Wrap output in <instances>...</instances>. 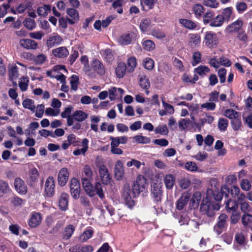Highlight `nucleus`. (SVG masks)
<instances>
[{"mask_svg": "<svg viewBox=\"0 0 252 252\" xmlns=\"http://www.w3.org/2000/svg\"><path fill=\"white\" fill-rule=\"evenodd\" d=\"M210 71V69L206 66L200 65L194 69V72L200 76H203Z\"/></svg>", "mask_w": 252, "mask_h": 252, "instance_id": "79ce46f5", "label": "nucleus"}, {"mask_svg": "<svg viewBox=\"0 0 252 252\" xmlns=\"http://www.w3.org/2000/svg\"><path fill=\"white\" fill-rule=\"evenodd\" d=\"M94 190H95V194H97L101 199L104 197L102 185L99 182L95 183Z\"/></svg>", "mask_w": 252, "mask_h": 252, "instance_id": "052dcab7", "label": "nucleus"}, {"mask_svg": "<svg viewBox=\"0 0 252 252\" xmlns=\"http://www.w3.org/2000/svg\"><path fill=\"white\" fill-rule=\"evenodd\" d=\"M143 65L146 69L152 70L154 66V62L152 59L147 58L143 61Z\"/></svg>", "mask_w": 252, "mask_h": 252, "instance_id": "338daca9", "label": "nucleus"}, {"mask_svg": "<svg viewBox=\"0 0 252 252\" xmlns=\"http://www.w3.org/2000/svg\"><path fill=\"white\" fill-rule=\"evenodd\" d=\"M83 172L84 174L85 177L84 178H86L89 179H92L93 173L91 167L88 165H85L83 168Z\"/></svg>", "mask_w": 252, "mask_h": 252, "instance_id": "0e129e2a", "label": "nucleus"}, {"mask_svg": "<svg viewBox=\"0 0 252 252\" xmlns=\"http://www.w3.org/2000/svg\"><path fill=\"white\" fill-rule=\"evenodd\" d=\"M93 72L100 76H103L105 73V69L103 63L98 59H94L91 63Z\"/></svg>", "mask_w": 252, "mask_h": 252, "instance_id": "9b49d317", "label": "nucleus"}, {"mask_svg": "<svg viewBox=\"0 0 252 252\" xmlns=\"http://www.w3.org/2000/svg\"><path fill=\"white\" fill-rule=\"evenodd\" d=\"M180 23L185 28L190 30H195L197 28V24L190 20L187 19H180Z\"/></svg>", "mask_w": 252, "mask_h": 252, "instance_id": "bb28decb", "label": "nucleus"}, {"mask_svg": "<svg viewBox=\"0 0 252 252\" xmlns=\"http://www.w3.org/2000/svg\"><path fill=\"white\" fill-rule=\"evenodd\" d=\"M151 192L154 201L158 204L161 201L162 196V185L161 184L154 183L151 187Z\"/></svg>", "mask_w": 252, "mask_h": 252, "instance_id": "423d86ee", "label": "nucleus"}, {"mask_svg": "<svg viewBox=\"0 0 252 252\" xmlns=\"http://www.w3.org/2000/svg\"><path fill=\"white\" fill-rule=\"evenodd\" d=\"M75 230V227L72 224L67 225L65 228L63 234V238L64 239L67 240L69 239L72 235Z\"/></svg>", "mask_w": 252, "mask_h": 252, "instance_id": "f704fd0d", "label": "nucleus"}, {"mask_svg": "<svg viewBox=\"0 0 252 252\" xmlns=\"http://www.w3.org/2000/svg\"><path fill=\"white\" fill-rule=\"evenodd\" d=\"M228 126V121L226 119L221 118L219 119L218 128L221 131H225Z\"/></svg>", "mask_w": 252, "mask_h": 252, "instance_id": "603ef678", "label": "nucleus"}, {"mask_svg": "<svg viewBox=\"0 0 252 252\" xmlns=\"http://www.w3.org/2000/svg\"><path fill=\"white\" fill-rule=\"evenodd\" d=\"M66 13L70 17V18L67 19V21L70 24L73 25L79 21V13L78 11L75 9L71 8H67Z\"/></svg>", "mask_w": 252, "mask_h": 252, "instance_id": "f3484780", "label": "nucleus"}, {"mask_svg": "<svg viewBox=\"0 0 252 252\" xmlns=\"http://www.w3.org/2000/svg\"><path fill=\"white\" fill-rule=\"evenodd\" d=\"M189 43L191 46H198L201 42V37L198 33L189 34Z\"/></svg>", "mask_w": 252, "mask_h": 252, "instance_id": "2f4dec72", "label": "nucleus"}, {"mask_svg": "<svg viewBox=\"0 0 252 252\" xmlns=\"http://www.w3.org/2000/svg\"><path fill=\"white\" fill-rule=\"evenodd\" d=\"M126 70V65L125 63H118L116 68V73L117 76L119 78H122L125 74Z\"/></svg>", "mask_w": 252, "mask_h": 252, "instance_id": "72a5a7b5", "label": "nucleus"}, {"mask_svg": "<svg viewBox=\"0 0 252 252\" xmlns=\"http://www.w3.org/2000/svg\"><path fill=\"white\" fill-rule=\"evenodd\" d=\"M224 22L223 18L221 14H219L214 18H213L211 22L210 23V26L212 27H220L223 25Z\"/></svg>", "mask_w": 252, "mask_h": 252, "instance_id": "473e14b6", "label": "nucleus"}, {"mask_svg": "<svg viewBox=\"0 0 252 252\" xmlns=\"http://www.w3.org/2000/svg\"><path fill=\"white\" fill-rule=\"evenodd\" d=\"M93 231L91 229H87L85 230L80 235L79 239L81 242H85L92 237L93 234Z\"/></svg>", "mask_w": 252, "mask_h": 252, "instance_id": "37998d69", "label": "nucleus"}, {"mask_svg": "<svg viewBox=\"0 0 252 252\" xmlns=\"http://www.w3.org/2000/svg\"><path fill=\"white\" fill-rule=\"evenodd\" d=\"M232 128L235 131L239 130L242 126V122L240 117L238 116L231 121Z\"/></svg>", "mask_w": 252, "mask_h": 252, "instance_id": "49530a36", "label": "nucleus"}, {"mask_svg": "<svg viewBox=\"0 0 252 252\" xmlns=\"http://www.w3.org/2000/svg\"><path fill=\"white\" fill-rule=\"evenodd\" d=\"M139 84L144 90H148L151 86L149 78L145 74L139 75Z\"/></svg>", "mask_w": 252, "mask_h": 252, "instance_id": "393cba45", "label": "nucleus"}, {"mask_svg": "<svg viewBox=\"0 0 252 252\" xmlns=\"http://www.w3.org/2000/svg\"><path fill=\"white\" fill-rule=\"evenodd\" d=\"M14 185L15 190L18 193L25 194L27 192V185L21 178L19 177L15 178Z\"/></svg>", "mask_w": 252, "mask_h": 252, "instance_id": "ddd939ff", "label": "nucleus"}, {"mask_svg": "<svg viewBox=\"0 0 252 252\" xmlns=\"http://www.w3.org/2000/svg\"><path fill=\"white\" fill-rule=\"evenodd\" d=\"M136 36V33L133 32H127L122 34L118 39V42L122 45L129 44Z\"/></svg>", "mask_w": 252, "mask_h": 252, "instance_id": "f8f14e48", "label": "nucleus"}, {"mask_svg": "<svg viewBox=\"0 0 252 252\" xmlns=\"http://www.w3.org/2000/svg\"><path fill=\"white\" fill-rule=\"evenodd\" d=\"M20 45L28 50H35L37 48V44L33 40L30 39H22L19 41Z\"/></svg>", "mask_w": 252, "mask_h": 252, "instance_id": "6ab92c4d", "label": "nucleus"}, {"mask_svg": "<svg viewBox=\"0 0 252 252\" xmlns=\"http://www.w3.org/2000/svg\"><path fill=\"white\" fill-rule=\"evenodd\" d=\"M147 186L146 179L143 176L139 175L132 186L133 194L138 196L147 189Z\"/></svg>", "mask_w": 252, "mask_h": 252, "instance_id": "f03ea898", "label": "nucleus"}, {"mask_svg": "<svg viewBox=\"0 0 252 252\" xmlns=\"http://www.w3.org/2000/svg\"><path fill=\"white\" fill-rule=\"evenodd\" d=\"M79 84V78L77 76L73 75L71 77L70 85L71 88L73 91H76L78 89Z\"/></svg>", "mask_w": 252, "mask_h": 252, "instance_id": "69168bd1", "label": "nucleus"}, {"mask_svg": "<svg viewBox=\"0 0 252 252\" xmlns=\"http://www.w3.org/2000/svg\"><path fill=\"white\" fill-rule=\"evenodd\" d=\"M10 190L8 183L3 180H0V197L7 193Z\"/></svg>", "mask_w": 252, "mask_h": 252, "instance_id": "58836bf2", "label": "nucleus"}, {"mask_svg": "<svg viewBox=\"0 0 252 252\" xmlns=\"http://www.w3.org/2000/svg\"><path fill=\"white\" fill-rule=\"evenodd\" d=\"M30 57H31V59L37 64H43L47 59V57L42 54L37 56L31 54Z\"/></svg>", "mask_w": 252, "mask_h": 252, "instance_id": "ea45409f", "label": "nucleus"}, {"mask_svg": "<svg viewBox=\"0 0 252 252\" xmlns=\"http://www.w3.org/2000/svg\"><path fill=\"white\" fill-rule=\"evenodd\" d=\"M70 189L72 197L75 199H78L80 192V184L77 179L73 178L71 179Z\"/></svg>", "mask_w": 252, "mask_h": 252, "instance_id": "0eeeda50", "label": "nucleus"}, {"mask_svg": "<svg viewBox=\"0 0 252 252\" xmlns=\"http://www.w3.org/2000/svg\"><path fill=\"white\" fill-rule=\"evenodd\" d=\"M137 196L133 194V190H131L130 187L128 184L124 185L122 190V198L128 207H131L134 205L135 203L132 198Z\"/></svg>", "mask_w": 252, "mask_h": 252, "instance_id": "39448f33", "label": "nucleus"}, {"mask_svg": "<svg viewBox=\"0 0 252 252\" xmlns=\"http://www.w3.org/2000/svg\"><path fill=\"white\" fill-rule=\"evenodd\" d=\"M192 11L194 14L195 17L199 19L202 18L203 14L205 11V8L201 4L196 3L193 5L192 7Z\"/></svg>", "mask_w": 252, "mask_h": 252, "instance_id": "b1692460", "label": "nucleus"}, {"mask_svg": "<svg viewBox=\"0 0 252 252\" xmlns=\"http://www.w3.org/2000/svg\"><path fill=\"white\" fill-rule=\"evenodd\" d=\"M233 8L231 7H228L223 9L222 11L221 16L223 18V20L229 22L230 20L232 14Z\"/></svg>", "mask_w": 252, "mask_h": 252, "instance_id": "a19ab883", "label": "nucleus"}, {"mask_svg": "<svg viewBox=\"0 0 252 252\" xmlns=\"http://www.w3.org/2000/svg\"><path fill=\"white\" fill-rule=\"evenodd\" d=\"M51 8L49 5L44 4L37 9V13L40 16L46 17L51 12Z\"/></svg>", "mask_w": 252, "mask_h": 252, "instance_id": "7c9ffc66", "label": "nucleus"}, {"mask_svg": "<svg viewBox=\"0 0 252 252\" xmlns=\"http://www.w3.org/2000/svg\"><path fill=\"white\" fill-rule=\"evenodd\" d=\"M214 16V12L211 10L207 11L202 15L203 22L205 25H207L211 22Z\"/></svg>", "mask_w": 252, "mask_h": 252, "instance_id": "09e8293b", "label": "nucleus"}, {"mask_svg": "<svg viewBox=\"0 0 252 252\" xmlns=\"http://www.w3.org/2000/svg\"><path fill=\"white\" fill-rule=\"evenodd\" d=\"M164 182L167 189H171L175 184V178L172 174H167L164 176Z\"/></svg>", "mask_w": 252, "mask_h": 252, "instance_id": "c756f323", "label": "nucleus"}, {"mask_svg": "<svg viewBox=\"0 0 252 252\" xmlns=\"http://www.w3.org/2000/svg\"><path fill=\"white\" fill-rule=\"evenodd\" d=\"M25 27L29 30H33L36 27L35 21L30 18H26L23 21Z\"/></svg>", "mask_w": 252, "mask_h": 252, "instance_id": "8fccbe9b", "label": "nucleus"}, {"mask_svg": "<svg viewBox=\"0 0 252 252\" xmlns=\"http://www.w3.org/2000/svg\"><path fill=\"white\" fill-rule=\"evenodd\" d=\"M223 115L232 120L239 116V113L232 109H228L224 112Z\"/></svg>", "mask_w": 252, "mask_h": 252, "instance_id": "de8ad7c7", "label": "nucleus"}, {"mask_svg": "<svg viewBox=\"0 0 252 252\" xmlns=\"http://www.w3.org/2000/svg\"><path fill=\"white\" fill-rule=\"evenodd\" d=\"M41 220L42 217L39 213L33 212L29 221V225L31 227H35L40 224Z\"/></svg>", "mask_w": 252, "mask_h": 252, "instance_id": "aec40b11", "label": "nucleus"}, {"mask_svg": "<svg viewBox=\"0 0 252 252\" xmlns=\"http://www.w3.org/2000/svg\"><path fill=\"white\" fill-rule=\"evenodd\" d=\"M68 195L64 192L61 194L59 200V208L63 211L66 210L68 207Z\"/></svg>", "mask_w": 252, "mask_h": 252, "instance_id": "a878e982", "label": "nucleus"}, {"mask_svg": "<svg viewBox=\"0 0 252 252\" xmlns=\"http://www.w3.org/2000/svg\"><path fill=\"white\" fill-rule=\"evenodd\" d=\"M228 217L225 214H221L219 216L217 222L213 227V230L217 235H220L226 230L228 224Z\"/></svg>", "mask_w": 252, "mask_h": 252, "instance_id": "20e7f679", "label": "nucleus"}, {"mask_svg": "<svg viewBox=\"0 0 252 252\" xmlns=\"http://www.w3.org/2000/svg\"><path fill=\"white\" fill-rule=\"evenodd\" d=\"M29 82V79L27 76L22 77L19 81V87L20 90L25 92L27 90Z\"/></svg>", "mask_w": 252, "mask_h": 252, "instance_id": "c9c22d12", "label": "nucleus"}, {"mask_svg": "<svg viewBox=\"0 0 252 252\" xmlns=\"http://www.w3.org/2000/svg\"><path fill=\"white\" fill-rule=\"evenodd\" d=\"M92 179L86 178H82V186L86 193L90 196L92 197L95 195V190L91 182Z\"/></svg>", "mask_w": 252, "mask_h": 252, "instance_id": "2eb2a0df", "label": "nucleus"}, {"mask_svg": "<svg viewBox=\"0 0 252 252\" xmlns=\"http://www.w3.org/2000/svg\"><path fill=\"white\" fill-rule=\"evenodd\" d=\"M52 54L56 57L63 58L69 55V51L65 47H60L53 49Z\"/></svg>", "mask_w": 252, "mask_h": 252, "instance_id": "4be33fe9", "label": "nucleus"}, {"mask_svg": "<svg viewBox=\"0 0 252 252\" xmlns=\"http://www.w3.org/2000/svg\"><path fill=\"white\" fill-rule=\"evenodd\" d=\"M114 173L117 180H123L125 175V169L124 164L121 160H118L115 162Z\"/></svg>", "mask_w": 252, "mask_h": 252, "instance_id": "9d476101", "label": "nucleus"}, {"mask_svg": "<svg viewBox=\"0 0 252 252\" xmlns=\"http://www.w3.org/2000/svg\"><path fill=\"white\" fill-rule=\"evenodd\" d=\"M189 221L190 219L188 216V215L186 214H183L180 216L178 222L180 225H188L189 224Z\"/></svg>", "mask_w": 252, "mask_h": 252, "instance_id": "774afa93", "label": "nucleus"}, {"mask_svg": "<svg viewBox=\"0 0 252 252\" xmlns=\"http://www.w3.org/2000/svg\"><path fill=\"white\" fill-rule=\"evenodd\" d=\"M99 177L102 183L108 185L111 181V176L107 167L104 164H101L98 167Z\"/></svg>", "mask_w": 252, "mask_h": 252, "instance_id": "1a4fd4ad", "label": "nucleus"}, {"mask_svg": "<svg viewBox=\"0 0 252 252\" xmlns=\"http://www.w3.org/2000/svg\"><path fill=\"white\" fill-rule=\"evenodd\" d=\"M243 23V21L241 19H238L228 25L226 27V30L229 33L238 32L241 29Z\"/></svg>", "mask_w": 252, "mask_h": 252, "instance_id": "dca6fc26", "label": "nucleus"}, {"mask_svg": "<svg viewBox=\"0 0 252 252\" xmlns=\"http://www.w3.org/2000/svg\"><path fill=\"white\" fill-rule=\"evenodd\" d=\"M55 180L52 176L48 177L45 183L44 192L47 197L52 196L55 193Z\"/></svg>", "mask_w": 252, "mask_h": 252, "instance_id": "6e6552de", "label": "nucleus"}, {"mask_svg": "<svg viewBox=\"0 0 252 252\" xmlns=\"http://www.w3.org/2000/svg\"><path fill=\"white\" fill-rule=\"evenodd\" d=\"M134 142L139 144H149L151 142V139L149 137L143 135H136L133 137Z\"/></svg>", "mask_w": 252, "mask_h": 252, "instance_id": "e433bc0d", "label": "nucleus"}, {"mask_svg": "<svg viewBox=\"0 0 252 252\" xmlns=\"http://www.w3.org/2000/svg\"><path fill=\"white\" fill-rule=\"evenodd\" d=\"M201 54L199 51L193 53L192 55V62L191 64L192 66H195L201 62Z\"/></svg>", "mask_w": 252, "mask_h": 252, "instance_id": "e2e57ef3", "label": "nucleus"}, {"mask_svg": "<svg viewBox=\"0 0 252 252\" xmlns=\"http://www.w3.org/2000/svg\"><path fill=\"white\" fill-rule=\"evenodd\" d=\"M242 223L247 231H252V215L245 214L241 218Z\"/></svg>", "mask_w": 252, "mask_h": 252, "instance_id": "412c9836", "label": "nucleus"}, {"mask_svg": "<svg viewBox=\"0 0 252 252\" xmlns=\"http://www.w3.org/2000/svg\"><path fill=\"white\" fill-rule=\"evenodd\" d=\"M219 39L217 34L212 31H208L205 33L203 43L208 48H215L218 46Z\"/></svg>", "mask_w": 252, "mask_h": 252, "instance_id": "7ed1b4c3", "label": "nucleus"}, {"mask_svg": "<svg viewBox=\"0 0 252 252\" xmlns=\"http://www.w3.org/2000/svg\"><path fill=\"white\" fill-rule=\"evenodd\" d=\"M22 104L25 108L30 110L32 112L35 111V107L34 105V101L31 99H26L24 100Z\"/></svg>", "mask_w": 252, "mask_h": 252, "instance_id": "c03bdc74", "label": "nucleus"}, {"mask_svg": "<svg viewBox=\"0 0 252 252\" xmlns=\"http://www.w3.org/2000/svg\"><path fill=\"white\" fill-rule=\"evenodd\" d=\"M137 65L136 59L134 57H131L127 60V70L129 72L133 71Z\"/></svg>", "mask_w": 252, "mask_h": 252, "instance_id": "5fc2aeb1", "label": "nucleus"}, {"mask_svg": "<svg viewBox=\"0 0 252 252\" xmlns=\"http://www.w3.org/2000/svg\"><path fill=\"white\" fill-rule=\"evenodd\" d=\"M74 120L78 122L85 121L88 117V114L81 110H76L72 114Z\"/></svg>", "mask_w": 252, "mask_h": 252, "instance_id": "cd10ccee", "label": "nucleus"}, {"mask_svg": "<svg viewBox=\"0 0 252 252\" xmlns=\"http://www.w3.org/2000/svg\"><path fill=\"white\" fill-rule=\"evenodd\" d=\"M151 23V21L148 18L143 19L140 24V30L143 32H147L148 28L150 27Z\"/></svg>", "mask_w": 252, "mask_h": 252, "instance_id": "6e6d98bb", "label": "nucleus"}, {"mask_svg": "<svg viewBox=\"0 0 252 252\" xmlns=\"http://www.w3.org/2000/svg\"><path fill=\"white\" fill-rule=\"evenodd\" d=\"M8 76L10 81L16 79L19 76L17 66L15 64H9L8 66Z\"/></svg>", "mask_w": 252, "mask_h": 252, "instance_id": "5701e85b", "label": "nucleus"}, {"mask_svg": "<svg viewBox=\"0 0 252 252\" xmlns=\"http://www.w3.org/2000/svg\"><path fill=\"white\" fill-rule=\"evenodd\" d=\"M225 207L227 211H235L238 208V205L235 201L229 199L226 202Z\"/></svg>", "mask_w": 252, "mask_h": 252, "instance_id": "3c124183", "label": "nucleus"}, {"mask_svg": "<svg viewBox=\"0 0 252 252\" xmlns=\"http://www.w3.org/2000/svg\"><path fill=\"white\" fill-rule=\"evenodd\" d=\"M39 174L36 168H32L29 173V180L31 183H34L37 181Z\"/></svg>", "mask_w": 252, "mask_h": 252, "instance_id": "864d4df0", "label": "nucleus"}, {"mask_svg": "<svg viewBox=\"0 0 252 252\" xmlns=\"http://www.w3.org/2000/svg\"><path fill=\"white\" fill-rule=\"evenodd\" d=\"M62 41V38L60 36L55 35L49 38L47 41V44L48 47H52L54 46L60 44Z\"/></svg>", "mask_w": 252, "mask_h": 252, "instance_id": "c85d7f7f", "label": "nucleus"}, {"mask_svg": "<svg viewBox=\"0 0 252 252\" xmlns=\"http://www.w3.org/2000/svg\"><path fill=\"white\" fill-rule=\"evenodd\" d=\"M236 9L237 12L240 13H243L247 9V4L243 1H238L236 3Z\"/></svg>", "mask_w": 252, "mask_h": 252, "instance_id": "bf43d9fd", "label": "nucleus"}, {"mask_svg": "<svg viewBox=\"0 0 252 252\" xmlns=\"http://www.w3.org/2000/svg\"><path fill=\"white\" fill-rule=\"evenodd\" d=\"M69 171L67 168L63 167L59 172L58 175V184L60 186H64L69 178Z\"/></svg>", "mask_w": 252, "mask_h": 252, "instance_id": "4468645a", "label": "nucleus"}, {"mask_svg": "<svg viewBox=\"0 0 252 252\" xmlns=\"http://www.w3.org/2000/svg\"><path fill=\"white\" fill-rule=\"evenodd\" d=\"M104 59L106 62L110 63L114 60V56L110 49H106L101 51Z\"/></svg>", "mask_w": 252, "mask_h": 252, "instance_id": "a18cd8bd", "label": "nucleus"}, {"mask_svg": "<svg viewBox=\"0 0 252 252\" xmlns=\"http://www.w3.org/2000/svg\"><path fill=\"white\" fill-rule=\"evenodd\" d=\"M190 197V195L188 192H185L176 202V208L179 210H182L187 204Z\"/></svg>", "mask_w": 252, "mask_h": 252, "instance_id": "a211bd4d", "label": "nucleus"}, {"mask_svg": "<svg viewBox=\"0 0 252 252\" xmlns=\"http://www.w3.org/2000/svg\"><path fill=\"white\" fill-rule=\"evenodd\" d=\"M220 209L219 203L211 202L207 198L206 200H203L200 208L202 214L210 218L214 217L216 211L219 210Z\"/></svg>", "mask_w": 252, "mask_h": 252, "instance_id": "f257e3e1", "label": "nucleus"}, {"mask_svg": "<svg viewBox=\"0 0 252 252\" xmlns=\"http://www.w3.org/2000/svg\"><path fill=\"white\" fill-rule=\"evenodd\" d=\"M143 48L146 51H150L155 48V44L151 40L143 39L142 42Z\"/></svg>", "mask_w": 252, "mask_h": 252, "instance_id": "4c0bfd02", "label": "nucleus"}, {"mask_svg": "<svg viewBox=\"0 0 252 252\" xmlns=\"http://www.w3.org/2000/svg\"><path fill=\"white\" fill-rule=\"evenodd\" d=\"M83 69L85 74L90 78H93L95 77V73L92 70V66H90L89 63L84 64Z\"/></svg>", "mask_w": 252, "mask_h": 252, "instance_id": "680f3d73", "label": "nucleus"}, {"mask_svg": "<svg viewBox=\"0 0 252 252\" xmlns=\"http://www.w3.org/2000/svg\"><path fill=\"white\" fill-rule=\"evenodd\" d=\"M185 168L190 172H196L198 170V166L194 162L188 161L185 164Z\"/></svg>", "mask_w": 252, "mask_h": 252, "instance_id": "13d9d810", "label": "nucleus"}, {"mask_svg": "<svg viewBox=\"0 0 252 252\" xmlns=\"http://www.w3.org/2000/svg\"><path fill=\"white\" fill-rule=\"evenodd\" d=\"M155 132L156 134L166 135L168 133V129L165 125L158 126L155 128Z\"/></svg>", "mask_w": 252, "mask_h": 252, "instance_id": "4d7b16f0", "label": "nucleus"}]
</instances>
